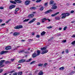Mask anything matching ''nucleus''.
Instances as JSON below:
<instances>
[{"label": "nucleus", "mask_w": 75, "mask_h": 75, "mask_svg": "<svg viewBox=\"0 0 75 75\" xmlns=\"http://www.w3.org/2000/svg\"><path fill=\"white\" fill-rule=\"evenodd\" d=\"M36 13V12H32L33 14H35Z\"/></svg>", "instance_id": "nucleus-64"}, {"label": "nucleus", "mask_w": 75, "mask_h": 75, "mask_svg": "<svg viewBox=\"0 0 75 75\" xmlns=\"http://www.w3.org/2000/svg\"><path fill=\"white\" fill-rule=\"evenodd\" d=\"M0 9H1V10H3V9H4V8L3 7H0Z\"/></svg>", "instance_id": "nucleus-51"}, {"label": "nucleus", "mask_w": 75, "mask_h": 75, "mask_svg": "<svg viewBox=\"0 0 75 75\" xmlns=\"http://www.w3.org/2000/svg\"><path fill=\"white\" fill-rule=\"evenodd\" d=\"M30 3V1L27 0L25 2V5H29Z\"/></svg>", "instance_id": "nucleus-5"}, {"label": "nucleus", "mask_w": 75, "mask_h": 75, "mask_svg": "<svg viewBox=\"0 0 75 75\" xmlns=\"http://www.w3.org/2000/svg\"><path fill=\"white\" fill-rule=\"evenodd\" d=\"M71 44L72 45H74L75 44V40L71 42Z\"/></svg>", "instance_id": "nucleus-37"}, {"label": "nucleus", "mask_w": 75, "mask_h": 75, "mask_svg": "<svg viewBox=\"0 0 75 75\" xmlns=\"http://www.w3.org/2000/svg\"><path fill=\"white\" fill-rule=\"evenodd\" d=\"M59 13V12H58L54 14H52L51 15V16H52V17H54V16H55L56 15H57V14H58Z\"/></svg>", "instance_id": "nucleus-16"}, {"label": "nucleus", "mask_w": 75, "mask_h": 75, "mask_svg": "<svg viewBox=\"0 0 75 75\" xmlns=\"http://www.w3.org/2000/svg\"><path fill=\"white\" fill-rule=\"evenodd\" d=\"M42 20H44L45 21L47 20V19H46V18H44L42 19Z\"/></svg>", "instance_id": "nucleus-53"}, {"label": "nucleus", "mask_w": 75, "mask_h": 75, "mask_svg": "<svg viewBox=\"0 0 75 75\" xmlns=\"http://www.w3.org/2000/svg\"><path fill=\"white\" fill-rule=\"evenodd\" d=\"M48 65V63H45L43 65V67H45L47 66Z\"/></svg>", "instance_id": "nucleus-35"}, {"label": "nucleus", "mask_w": 75, "mask_h": 75, "mask_svg": "<svg viewBox=\"0 0 75 75\" xmlns=\"http://www.w3.org/2000/svg\"><path fill=\"white\" fill-rule=\"evenodd\" d=\"M3 69H0V73L2 72H3Z\"/></svg>", "instance_id": "nucleus-46"}, {"label": "nucleus", "mask_w": 75, "mask_h": 75, "mask_svg": "<svg viewBox=\"0 0 75 75\" xmlns=\"http://www.w3.org/2000/svg\"><path fill=\"white\" fill-rule=\"evenodd\" d=\"M42 65H43V64H42H42L39 63L38 65V66L39 67H42Z\"/></svg>", "instance_id": "nucleus-25"}, {"label": "nucleus", "mask_w": 75, "mask_h": 75, "mask_svg": "<svg viewBox=\"0 0 75 75\" xmlns=\"http://www.w3.org/2000/svg\"><path fill=\"white\" fill-rule=\"evenodd\" d=\"M23 51H24V50H23L20 51L21 52H23Z\"/></svg>", "instance_id": "nucleus-55"}, {"label": "nucleus", "mask_w": 75, "mask_h": 75, "mask_svg": "<svg viewBox=\"0 0 75 75\" xmlns=\"http://www.w3.org/2000/svg\"><path fill=\"white\" fill-rule=\"evenodd\" d=\"M32 34L33 35H34V33L33 32L32 33Z\"/></svg>", "instance_id": "nucleus-60"}, {"label": "nucleus", "mask_w": 75, "mask_h": 75, "mask_svg": "<svg viewBox=\"0 0 75 75\" xmlns=\"http://www.w3.org/2000/svg\"><path fill=\"white\" fill-rule=\"evenodd\" d=\"M47 28H48V29H50V28H52V27L50 26L48 27H47Z\"/></svg>", "instance_id": "nucleus-40"}, {"label": "nucleus", "mask_w": 75, "mask_h": 75, "mask_svg": "<svg viewBox=\"0 0 75 75\" xmlns=\"http://www.w3.org/2000/svg\"><path fill=\"white\" fill-rule=\"evenodd\" d=\"M11 21V19H9L8 20V21H6V23H8V22H9V21Z\"/></svg>", "instance_id": "nucleus-42"}, {"label": "nucleus", "mask_w": 75, "mask_h": 75, "mask_svg": "<svg viewBox=\"0 0 75 75\" xmlns=\"http://www.w3.org/2000/svg\"><path fill=\"white\" fill-rule=\"evenodd\" d=\"M71 37H72V38H74V37H75V35H72V36H71Z\"/></svg>", "instance_id": "nucleus-50"}, {"label": "nucleus", "mask_w": 75, "mask_h": 75, "mask_svg": "<svg viewBox=\"0 0 75 75\" xmlns=\"http://www.w3.org/2000/svg\"><path fill=\"white\" fill-rule=\"evenodd\" d=\"M40 50H37V55H38V56L40 54Z\"/></svg>", "instance_id": "nucleus-21"}, {"label": "nucleus", "mask_w": 75, "mask_h": 75, "mask_svg": "<svg viewBox=\"0 0 75 75\" xmlns=\"http://www.w3.org/2000/svg\"><path fill=\"white\" fill-rule=\"evenodd\" d=\"M43 74V72L42 71H40L39 73H38V75H41Z\"/></svg>", "instance_id": "nucleus-31"}, {"label": "nucleus", "mask_w": 75, "mask_h": 75, "mask_svg": "<svg viewBox=\"0 0 75 75\" xmlns=\"http://www.w3.org/2000/svg\"><path fill=\"white\" fill-rule=\"evenodd\" d=\"M42 1V0H37L36 1V3H40Z\"/></svg>", "instance_id": "nucleus-28"}, {"label": "nucleus", "mask_w": 75, "mask_h": 75, "mask_svg": "<svg viewBox=\"0 0 75 75\" xmlns=\"http://www.w3.org/2000/svg\"><path fill=\"white\" fill-rule=\"evenodd\" d=\"M44 20H42V23H44Z\"/></svg>", "instance_id": "nucleus-62"}, {"label": "nucleus", "mask_w": 75, "mask_h": 75, "mask_svg": "<svg viewBox=\"0 0 75 75\" xmlns=\"http://www.w3.org/2000/svg\"><path fill=\"white\" fill-rule=\"evenodd\" d=\"M54 4L53 5V6H55V5H57V4L56 3H54Z\"/></svg>", "instance_id": "nucleus-56"}, {"label": "nucleus", "mask_w": 75, "mask_h": 75, "mask_svg": "<svg viewBox=\"0 0 75 75\" xmlns=\"http://www.w3.org/2000/svg\"><path fill=\"white\" fill-rule=\"evenodd\" d=\"M34 14H30L28 15V17L30 18H33L34 17Z\"/></svg>", "instance_id": "nucleus-7"}, {"label": "nucleus", "mask_w": 75, "mask_h": 75, "mask_svg": "<svg viewBox=\"0 0 75 75\" xmlns=\"http://www.w3.org/2000/svg\"><path fill=\"white\" fill-rule=\"evenodd\" d=\"M48 51V50H45V51H43L42 53H41V54H45L46 53H47Z\"/></svg>", "instance_id": "nucleus-12"}, {"label": "nucleus", "mask_w": 75, "mask_h": 75, "mask_svg": "<svg viewBox=\"0 0 75 75\" xmlns=\"http://www.w3.org/2000/svg\"><path fill=\"white\" fill-rule=\"evenodd\" d=\"M53 39H54V37H52L50 39L48 40V41H51V40H53Z\"/></svg>", "instance_id": "nucleus-29"}, {"label": "nucleus", "mask_w": 75, "mask_h": 75, "mask_svg": "<svg viewBox=\"0 0 75 75\" xmlns=\"http://www.w3.org/2000/svg\"><path fill=\"white\" fill-rule=\"evenodd\" d=\"M15 7H16L15 5H11L9 6V9L11 10V9H12L13 8H15Z\"/></svg>", "instance_id": "nucleus-9"}, {"label": "nucleus", "mask_w": 75, "mask_h": 75, "mask_svg": "<svg viewBox=\"0 0 75 75\" xmlns=\"http://www.w3.org/2000/svg\"><path fill=\"white\" fill-rule=\"evenodd\" d=\"M66 17V15H64L62 17V18H65Z\"/></svg>", "instance_id": "nucleus-34"}, {"label": "nucleus", "mask_w": 75, "mask_h": 75, "mask_svg": "<svg viewBox=\"0 0 75 75\" xmlns=\"http://www.w3.org/2000/svg\"><path fill=\"white\" fill-rule=\"evenodd\" d=\"M35 62V61H33V62H31L30 63V64L31 65L33 64H34Z\"/></svg>", "instance_id": "nucleus-33"}, {"label": "nucleus", "mask_w": 75, "mask_h": 75, "mask_svg": "<svg viewBox=\"0 0 75 75\" xmlns=\"http://www.w3.org/2000/svg\"><path fill=\"white\" fill-rule=\"evenodd\" d=\"M35 20H36V18H33L32 20H31V21H30L29 22V23L31 24V23H33V22H34Z\"/></svg>", "instance_id": "nucleus-11"}, {"label": "nucleus", "mask_w": 75, "mask_h": 75, "mask_svg": "<svg viewBox=\"0 0 75 75\" xmlns=\"http://www.w3.org/2000/svg\"><path fill=\"white\" fill-rule=\"evenodd\" d=\"M55 20H60V19L58 18V17H55Z\"/></svg>", "instance_id": "nucleus-41"}, {"label": "nucleus", "mask_w": 75, "mask_h": 75, "mask_svg": "<svg viewBox=\"0 0 75 75\" xmlns=\"http://www.w3.org/2000/svg\"><path fill=\"white\" fill-rule=\"evenodd\" d=\"M5 49L6 50H7V51L9 50H11V46H6L5 47Z\"/></svg>", "instance_id": "nucleus-6"}, {"label": "nucleus", "mask_w": 75, "mask_h": 75, "mask_svg": "<svg viewBox=\"0 0 75 75\" xmlns=\"http://www.w3.org/2000/svg\"><path fill=\"white\" fill-rule=\"evenodd\" d=\"M23 74L22 72H20L18 73V75H21Z\"/></svg>", "instance_id": "nucleus-30"}, {"label": "nucleus", "mask_w": 75, "mask_h": 75, "mask_svg": "<svg viewBox=\"0 0 75 75\" xmlns=\"http://www.w3.org/2000/svg\"><path fill=\"white\" fill-rule=\"evenodd\" d=\"M54 0H51L50 1L49 4L50 5H51V4H54Z\"/></svg>", "instance_id": "nucleus-17"}, {"label": "nucleus", "mask_w": 75, "mask_h": 75, "mask_svg": "<svg viewBox=\"0 0 75 75\" xmlns=\"http://www.w3.org/2000/svg\"><path fill=\"white\" fill-rule=\"evenodd\" d=\"M65 52L66 53H67L68 54V52H69L68 50H66Z\"/></svg>", "instance_id": "nucleus-43"}, {"label": "nucleus", "mask_w": 75, "mask_h": 75, "mask_svg": "<svg viewBox=\"0 0 75 75\" xmlns=\"http://www.w3.org/2000/svg\"><path fill=\"white\" fill-rule=\"evenodd\" d=\"M18 69H21V67H17Z\"/></svg>", "instance_id": "nucleus-63"}, {"label": "nucleus", "mask_w": 75, "mask_h": 75, "mask_svg": "<svg viewBox=\"0 0 75 75\" xmlns=\"http://www.w3.org/2000/svg\"><path fill=\"white\" fill-rule=\"evenodd\" d=\"M24 53L25 54H30V52L28 51L25 52Z\"/></svg>", "instance_id": "nucleus-45"}, {"label": "nucleus", "mask_w": 75, "mask_h": 75, "mask_svg": "<svg viewBox=\"0 0 75 75\" xmlns=\"http://www.w3.org/2000/svg\"><path fill=\"white\" fill-rule=\"evenodd\" d=\"M67 28V26H66L63 29L64 30H66Z\"/></svg>", "instance_id": "nucleus-39"}, {"label": "nucleus", "mask_w": 75, "mask_h": 75, "mask_svg": "<svg viewBox=\"0 0 75 75\" xmlns=\"http://www.w3.org/2000/svg\"><path fill=\"white\" fill-rule=\"evenodd\" d=\"M30 10H35V9H36V7H31L30 8Z\"/></svg>", "instance_id": "nucleus-19"}, {"label": "nucleus", "mask_w": 75, "mask_h": 75, "mask_svg": "<svg viewBox=\"0 0 75 75\" xmlns=\"http://www.w3.org/2000/svg\"><path fill=\"white\" fill-rule=\"evenodd\" d=\"M6 25V23H3L1 25V27H2V26H4Z\"/></svg>", "instance_id": "nucleus-38"}, {"label": "nucleus", "mask_w": 75, "mask_h": 75, "mask_svg": "<svg viewBox=\"0 0 75 75\" xmlns=\"http://www.w3.org/2000/svg\"><path fill=\"white\" fill-rule=\"evenodd\" d=\"M23 28V26L21 25H19L14 27L15 29H19V28Z\"/></svg>", "instance_id": "nucleus-4"}, {"label": "nucleus", "mask_w": 75, "mask_h": 75, "mask_svg": "<svg viewBox=\"0 0 75 75\" xmlns=\"http://www.w3.org/2000/svg\"><path fill=\"white\" fill-rule=\"evenodd\" d=\"M30 20V18L27 19H25L23 21V22H26Z\"/></svg>", "instance_id": "nucleus-23"}, {"label": "nucleus", "mask_w": 75, "mask_h": 75, "mask_svg": "<svg viewBox=\"0 0 75 75\" xmlns=\"http://www.w3.org/2000/svg\"><path fill=\"white\" fill-rule=\"evenodd\" d=\"M31 59H32L31 58L28 59V60H26L24 59H21L19 60L18 61V63H23V62H30V61H31Z\"/></svg>", "instance_id": "nucleus-1"}, {"label": "nucleus", "mask_w": 75, "mask_h": 75, "mask_svg": "<svg viewBox=\"0 0 75 75\" xmlns=\"http://www.w3.org/2000/svg\"><path fill=\"white\" fill-rule=\"evenodd\" d=\"M74 13V11H71V14L72 13Z\"/></svg>", "instance_id": "nucleus-54"}, {"label": "nucleus", "mask_w": 75, "mask_h": 75, "mask_svg": "<svg viewBox=\"0 0 75 75\" xmlns=\"http://www.w3.org/2000/svg\"><path fill=\"white\" fill-rule=\"evenodd\" d=\"M11 61L13 62V61H14L15 59H11Z\"/></svg>", "instance_id": "nucleus-52"}, {"label": "nucleus", "mask_w": 75, "mask_h": 75, "mask_svg": "<svg viewBox=\"0 0 75 75\" xmlns=\"http://www.w3.org/2000/svg\"><path fill=\"white\" fill-rule=\"evenodd\" d=\"M67 42L66 40H63L62 41V42Z\"/></svg>", "instance_id": "nucleus-48"}, {"label": "nucleus", "mask_w": 75, "mask_h": 75, "mask_svg": "<svg viewBox=\"0 0 75 75\" xmlns=\"http://www.w3.org/2000/svg\"><path fill=\"white\" fill-rule=\"evenodd\" d=\"M47 20H48V21H49V22L51 21V20L49 19H48Z\"/></svg>", "instance_id": "nucleus-61"}, {"label": "nucleus", "mask_w": 75, "mask_h": 75, "mask_svg": "<svg viewBox=\"0 0 75 75\" xmlns=\"http://www.w3.org/2000/svg\"><path fill=\"white\" fill-rule=\"evenodd\" d=\"M19 34H20V33L17 32H15L13 34L14 36H17V35H19Z\"/></svg>", "instance_id": "nucleus-14"}, {"label": "nucleus", "mask_w": 75, "mask_h": 75, "mask_svg": "<svg viewBox=\"0 0 75 75\" xmlns=\"http://www.w3.org/2000/svg\"><path fill=\"white\" fill-rule=\"evenodd\" d=\"M5 64H11V62L7 61L5 62Z\"/></svg>", "instance_id": "nucleus-22"}, {"label": "nucleus", "mask_w": 75, "mask_h": 75, "mask_svg": "<svg viewBox=\"0 0 75 75\" xmlns=\"http://www.w3.org/2000/svg\"><path fill=\"white\" fill-rule=\"evenodd\" d=\"M22 1L20 0H15L14 1H10V2L11 3L14 4H16V3H21Z\"/></svg>", "instance_id": "nucleus-2"}, {"label": "nucleus", "mask_w": 75, "mask_h": 75, "mask_svg": "<svg viewBox=\"0 0 75 75\" xmlns=\"http://www.w3.org/2000/svg\"><path fill=\"white\" fill-rule=\"evenodd\" d=\"M37 25H40V22H38L37 23Z\"/></svg>", "instance_id": "nucleus-49"}, {"label": "nucleus", "mask_w": 75, "mask_h": 75, "mask_svg": "<svg viewBox=\"0 0 75 75\" xmlns=\"http://www.w3.org/2000/svg\"><path fill=\"white\" fill-rule=\"evenodd\" d=\"M40 10H44V7L42 6L40 8Z\"/></svg>", "instance_id": "nucleus-44"}, {"label": "nucleus", "mask_w": 75, "mask_h": 75, "mask_svg": "<svg viewBox=\"0 0 75 75\" xmlns=\"http://www.w3.org/2000/svg\"><path fill=\"white\" fill-rule=\"evenodd\" d=\"M52 11H53L52 10H49L46 11H45V14H48V13H50V12H52Z\"/></svg>", "instance_id": "nucleus-10"}, {"label": "nucleus", "mask_w": 75, "mask_h": 75, "mask_svg": "<svg viewBox=\"0 0 75 75\" xmlns=\"http://www.w3.org/2000/svg\"><path fill=\"white\" fill-rule=\"evenodd\" d=\"M59 69L60 70H64V67H62L60 68Z\"/></svg>", "instance_id": "nucleus-26"}, {"label": "nucleus", "mask_w": 75, "mask_h": 75, "mask_svg": "<svg viewBox=\"0 0 75 75\" xmlns=\"http://www.w3.org/2000/svg\"><path fill=\"white\" fill-rule=\"evenodd\" d=\"M37 56H38V55L35 53H33L32 54L33 58H35V57H36Z\"/></svg>", "instance_id": "nucleus-13"}, {"label": "nucleus", "mask_w": 75, "mask_h": 75, "mask_svg": "<svg viewBox=\"0 0 75 75\" xmlns=\"http://www.w3.org/2000/svg\"><path fill=\"white\" fill-rule=\"evenodd\" d=\"M28 40L29 41V42H30L31 41H32V40H31V39H28Z\"/></svg>", "instance_id": "nucleus-59"}, {"label": "nucleus", "mask_w": 75, "mask_h": 75, "mask_svg": "<svg viewBox=\"0 0 75 75\" xmlns=\"http://www.w3.org/2000/svg\"><path fill=\"white\" fill-rule=\"evenodd\" d=\"M45 33H46V32L43 31L42 33H41V35L42 36L44 35L45 34Z\"/></svg>", "instance_id": "nucleus-20"}, {"label": "nucleus", "mask_w": 75, "mask_h": 75, "mask_svg": "<svg viewBox=\"0 0 75 75\" xmlns=\"http://www.w3.org/2000/svg\"><path fill=\"white\" fill-rule=\"evenodd\" d=\"M4 66V64H0V68H1V67H3Z\"/></svg>", "instance_id": "nucleus-32"}, {"label": "nucleus", "mask_w": 75, "mask_h": 75, "mask_svg": "<svg viewBox=\"0 0 75 75\" xmlns=\"http://www.w3.org/2000/svg\"><path fill=\"white\" fill-rule=\"evenodd\" d=\"M18 75V73L17 72H15L13 74V75Z\"/></svg>", "instance_id": "nucleus-36"}, {"label": "nucleus", "mask_w": 75, "mask_h": 75, "mask_svg": "<svg viewBox=\"0 0 75 75\" xmlns=\"http://www.w3.org/2000/svg\"><path fill=\"white\" fill-rule=\"evenodd\" d=\"M3 21V20L2 19H0V23H1Z\"/></svg>", "instance_id": "nucleus-57"}, {"label": "nucleus", "mask_w": 75, "mask_h": 75, "mask_svg": "<svg viewBox=\"0 0 75 75\" xmlns=\"http://www.w3.org/2000/svg\"><path fill=\"white\" fill-rule=\"evenodd\" d=\"M14 72V71H13L10 72V73H13Z\"/></svg>", "instance_id": "nucleus-58"}, {"label": "nucleus", "mask_w": 75, "mask_h": 75, "mask_svg": "<svg viewBox=\"0 0 75 75\" xmlns=\"http://www.w3.org/2000/svg\"><path fill=\"white\" fill-rule=\"evenodd\" d=\"M8 52V51H3L0 52V54H1V55H3V54H6V53H7V52Z\"/></svg>", "instance_id": "nucleus-8"}, {"label": "nucleus", "mask_w": 75, "mask_h": 75, "mask_svg": "<svg viewBox=\"0 0 75 75\" xmlns=\"http://www.w3.org/2000/svg\"><path fill=\"white\" fill-rule=\"evenodd\" d=\"M47 48L45 47H44L42 48H41V50H42V51H44V50H45Z\"/></svg>", "instance_id": "nucleus-24"}, {"label": "nucleus", "mask_w": 75, "mask_h": 75, "mask_svg": "<svg viewBox=\"0 0 75 75\" xmlns=\"http://www.w3.org/2000/svg\"><path fill=\"white\" fill-rule=\"evenodd\" d=\"M56 8H57V6L56 5H54L53 6H53L52 7V9H55Z\"/></svg>", "instance_id": "nucleus-15"}, {"label": "nucleus", "mask_w": 75, "mask_h": 75, "mask_svg": "<svg viewBox=\"0 0 75 75\" xmlns=\"http://www.w3.org/2000/svg\"><path fill=\"white\" fill-rule=\"evenodd\" d=\"M40 36L39 35L36 36V37H37V38H40Z\"/></svg>", "instance_id": "nucleus-47"}, {"label": "nucleus", "mask_w": 75, "mask_h": 75, "mask_svg": "<svg viewBox=\"0 0 75 75\" xmlns=\"http://www.w3.org/2000/svg\"><path fill=\"white\" fill-rule=\"evenodd\" d=\"M48 2H47L46 3H45L44 4V5L45 6H46V7H47L48 6Z\"/></svg>", "instance_id": "nucleus-27"}, {"label": "nucleus", "mask_w": 75, "mask_h": 75, "mask_svg": "<svg viewBox=\"0 0 75 75\" xmlns=\"http://www.w3.org/2000/svg\"><path fill=\"white\" fill-rule=\"evenodd\" d=\"M70 14L69 13H62V16H64V15H65L66 16H67V17H68V16H70Z\"/></svg>", "instance_id": "nucleus-3"}, {"label": "nucleus", "mask_w": 75, "mask_h": 75, "mask_svg": "<svg viewBox=\"0 0 75 75\" xmlns=\"http://www.w3.org/2000/svg\"><path fill=\"white\" fill-rule=\"evenodd\" d=\"M5 60H3L0 61V65L3 64V62H4Z\"/></svg>", "instance_id": "nucleus-18"}]
</instances>
